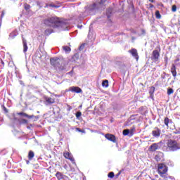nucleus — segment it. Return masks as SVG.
<instances>
[{
	"label": "nucleus",
	"mask_w": 180,
	"mask_h": 180,
	"mask_svg": "<svg viewBox=\"0 0 180 180\" xmlns=\"http://www.w3.org/2000/svg\"><path fill=\"white\" fill-rule=\"evenodd\" d=\"M129 53H130L131 56L136 58V61H139V53H137L136 49H132L131 50L129 51Z\"/></svg>",
	"instance_id": "9d476101"
},
{
	"label": "nucleus",
	"mask_w": 180,
	"mask_h": 180,
	"mask_svg": "<svg viewBox=\"0 0 180 180\" xmlns=\"http://www.w3.org/2000/svg\"><path fill=\"white\" fill-rule=\"evenodd\" d=\"M173 77H176V70H172L171 71Z\"/></svg>",
	"instance_id": "72a5a7b5"
},
{
	"label": "nucleus",
	"mask_w": 180,
	"mask_h": 180,
	"mask_svg": "<svg viewBox=\"0 0 180 180\" xmlns=\"http://www.w3.org/2000/svg\"><path fill=\"white\" fill-rule=\"evenodd\" d=\"M1 18H4V16H5V11H1Z\"/></svg>",
	"instance_id": "e433bc0d"
},
{
	"label": "nucleus",
	"mask_w": 180,
	"mask_h": 180,
	"mask_svg": "<svg viewBox=\"0 0 180 180\" xmlns=\"http://www.w3.org/2000/svg\"><path fill=\"white\" fill-rule=\"evenodd\" d=\"M69 91L70 92H75V94H81V92H82V89H81V88L77 87V86H71L69 89Z\"/></svg>",
	"instance_id": "0eeeda50"
},
{
	"label": "nucleus",
	"mask_w": 180,
	"mask_h": 180,
	"mask_svg": "<svg viewBox=\"0 0 180 180\" xmlns=\"http://www.w3.org/2000/svg\"><path fill=\"white\" fill-rule=\"evenodd\" d=\"M45 101H46V102H47L48 103H54V102L56 101L54 100V98H50V97H46V98H45Z\"/></svg>",
	"instance_id": "a211bd4d"
},
{
	"label": "nucleus",
	"mask_w": 180,
	"mask_h": 180,
	"mask_svg": "<svg viewBox=\"0 0 180 180\" xmlns=\"http://www.w3.org/2000/svg\"><path fill=\"white\" fill-rule=\"evenodd\" d=\"M150 8H154V5L150 4Z\"/></svg>",
	"instance_id": "58836bf2"
},
{
	"label": "nucleus",
	"mask_w": 180,
	"mask_h": 180,
	"mask_svg": "<svg viewBox=\"0 0 180 180\" xmlns=\"http://www.w3.org/2000/svg\"><path fill=\"white\" fill-rule=\"evenodd\" d=\"M76 130H77V131H79V133H85V131H83L79 128H77Z\"/></svg>",
	"instance_id": "f704fd0d"
},
{
	"label": "nucleus",
	"mask_w": 180,
	"mask_h": 180,
	"mask_svg": "<svg viewBox=\"0 0 180 180\" xmlns=\"http://www.w3.org/2000/svg\"><path fill=\"white\" fill-rule=\"evenodd\" d=\"M46 26L58 29V30H68V22L67 20H61L57 17L49 18L44 21Z\"/></svg>",
	"instance_id": "f257e3e1"
},
{
	"label": "nucleus",
	"mask_w": 180,
	"mask_h": 180,
	"mask_svg": "<svg viewBox=\"0 0 180 180\" xmlns=\"http://www.w3.org/2000/svg\"><path fill=\"white\" fill-rule=\"evenodd\" d=\"M171 71H176V67L175 66L174 64H172Z\"/></svg>",
	"instance_id": "2f4dec72"
},
{
	"label": "nucleus",
	"mask_w": 180,
	"mask_h": 180,
	"mask_svg": "<svg viewBox=\"0 0 180 180\" xmlns=\"http://www.w3.org/2000/svg\"><path fill=\"white\" fill-rule=\"evenodd\" d=\"M63 50L65 51V53H68L70 51H71V48L68 46H63Z\"/></svg>",
	"instance_id": "6ab92c4d"
},
{
	"label": "nucleus",
	"mask_w": 180,
	"mask_h": 180,
	"mask_svg": "<svg viewBox=\"0 0 180 180\" xmlns=\"http://www.w3.org/2000/svg\"><path fill=\"white\" fill-rule=\"evenodd\" d=\"M24 8L25 11H29L30 9V5L25 4Z\"/></svg>",
	"instance_id": "bb28decb"
},
{
	"label": "nucleus",
	"mask_w": 180,
	"mask_h": 180,
	"mask_svg": "<svg viewBox=\"0 0 180 180\" xmlns=\"http://www.w3.org/2000/svg\"><path fill=\"white\" fill-rule=\"evenodd\" d=\"M161 134V130L158 128H155L152 131L153 137H160Z\"/></svg>",
	"instance_id": "1a4fd4ad"
},
{
	"label": "nucleus",
	"mask_w": 180,
	"mask_h": 180,
	"mask_svg": "<svg viewBox=\"0 0 180 180\" xmlns=\"http://www.w3.org/2000/svg\"><path fill=\"white\" fill-rule=\"evenodd\" d=\"M49 6H51V8H56V9L60 8V6L56 5V4H49Z\"/></svg>",
	"instance_id": "c85d7f7f"
},
{
	"label": "nucleus",
	"mask_w": 180,
	"mask_h": 180,
	"mask_svg": "<svg viewBox=\"0 0 180 180\" xmlns=\"http://www.w3.org/2000/svg\"><path fill=\"white\" fill-rule=\"evenodd\" d=\"M178 61H179V58H177L174 60V63H178Z\"/></svg>",
	"instance_id": "4c0bfd02"
},
{
	"label": "nucleus",
	"mask_w": 180,
	"mask_h": 180,
	"mask_svg": "<svg viewBox=\"0 0 180 180\" xmlns=\"http://www.w3.org/2000/svg\"><path fill=\"white\" fill-rule=\"evenodd\" d=\"M102 86L105 88H108V86H109V82L108 80L103 81Z\"/></svg>",
	"instance_id": "4be33fe9"
},
{
	"label": "nucleus",
	"mask_w": 180,
	"mask_h": 180,
	"mask_svg": "<svg viewBox=\"0 0 180 180\" xmlns=\"http://www.w3.org/2000/svg\"><path fill=\"white\" fill-rule=\"evenodd\" d=\"M150 151H157L160 148V143H155L150 146Z\"/></svg>",
	"instance_id": "f8f14e48"
},
{
	"label": "nucleus",
	"mask_w": 180,
	"mask_h": 180,
	"mask_svg": "<svg viewBox=\"0 0 180 180\" xmlns=\"http://www.w3.org/2000/svg\"><path fill=\"white\" fill-rule=\"evenodd\" d=\"M172 94H174V89H167V95H172Z\"/></svg>",
	"instance_id": "a878e982"
},
{
	"label": "nucleus",
	"mask_w": 180,
	"mask_h": 180,
	"mask_svg": "<svg viewBox=\"0 0 180 180\" xmlns=\"http://www.w3.org/2000/svg\"><path fill=\"white\" fill-rule=\"evenodd\" d=\"M18 115H20V116H25V117H27L28 119H32L34 117V115H29L25 112H20L18 113Z\"/></svg>",
	"instance_id": "2eb2a0df"
},
{
	"label": "nucleus",
	"mask_w": 180,
	"mask_h": 180,
	"mask_svg": "<svg viewBox=\"0 0 180 180\" xmlns=\"http://www.w3.org/2000/svg\"><path fill=\"white\" fill-rule=\"evenodd\" d=\"M112 13V8H108L106 11V15L108 16V18H110V14Z\"/></svg>",
	"instance_id": "b1692460"
},
{
	"label": "nucleus",
	"mask_w": 180,
	"mask_h": 180,
	"mask_svg": "<svg viewBox=\"0 0 180 180\" xmlns=\"http://www.w3.org/2000/svg\"><path fill=\"white\" fill-rule=\"evenodd\" d=\"M162 149L163 151H176L180 149V146L176 141L169 139L167 142V146H164Z\"/></svg>",
	"instance_id": "7ed1b4c3"
},
{
	"label": "nucleus",
	"mask_w": 180,
	"mask_h": 180,
	"mask_svg": "<svg viewBox=\"0 0 180 180\" xmlns=\"http://www.w3.org/2000/svg\"><path fill=\"white\" fill-rule=\"evenodd\" d=\"M33 157H34V153H33V151H30L29 154H28L29 160H32V158H33Z\"/></svg>",
	"instance_id": "5701e85b"
},
{
	"label": "nucleus",
	"mask_w": 180,
	"mask_h": 180,
	"mask_svg": "<svg viewBox=\"0 0 180 180\" xmlns=\"http://www.w3.org/2000/svg\"><path fill=\"white\" fill-rule=\"evenodd\" d=\"M155 17L157 19H161V14L160 13V11H157L155 12Z\"/></svg>",
	"instance_id": "393cba45"
},
{
	"label": "nucleus",
	"mask_w": 180,
	"mask_h": 180,
	"mask_svg": "<svg viewBox=\"0 0 180 180\" xmlns=\"http://www.w3.org/2000/svg\"><path fill=\"white\" fill-rule=\"evenodd\" d=\"M155 91V87H154V86L150 87L149 94H150V96H151V98H153V95H154Z\"/></svg>",
	"instance_id": "412c9836"
},
{
	"label": "nucleus",
	"mask_w": 180,
	"mask_h": 180,
	"mask_svg": "<svg viewBox=\"0 0 180 180\" xmlns=\"http://www.w3.org/2000/svg\"><path fill=\"white\" fill-rule=\"evenodd\" d=\"M63 156L65 157V158H66L67 160H70V161H71V162L72 164H74L75 165H77V164H75V160L74 159V157L72 156V154H71L69 152H65L63 153Z\"/></svg>",
	"instance_id": "423d86ee"
},
{
	"label": "nucleus",
	"mask_w": 180,
	"mask_h": 180,
	"mask_svg": "<svg viewBox=\"0 0 180 180\" xmlns=\"http://www.w3.org/2000/svg\"><path fill=\"white\" fill-rule=\"evenodd\" d=\"M122 134L123 136H133V134L132 133H130V130L129 129H124L123 131H122Z\"/></svg>",
	"instance_id": "dca6fc26"
},
{
	"label": "nucleus",
	"mask_w": 180,
	"mask_h": 180,
	"mask_svg": "<svg viewBox=\"0 0 180 180\" xmlns=\"http://www.w3.org/2000/svg\"><path fill=\"white\" fill-rule=\"evenodd\" d=\"M56 176L58 178V179H63L64 178V176L60 172H57Z\"/></svg>",
	"instance_id": "aec40b11"
},
{
	"label": "nucleus",
	"mask_w": 180,
	"mask_h": 180,
	"mask_svg": "<svg viewBox=\"0 0 180 180\" xmlns=\"http://www.w3.org/2000/svg\"><path fill=\"white\" fill-rule=\"evenodd\" d=\"M22 46H23V53L26 54L29 47H27V41L25 38H22Z\"/></svg>",
	"instance_id": "ddd939ff"
},
{
	"label": "nucleus",
	"mask_w": 180,
	"mask_h": 180,
	"mask_svg": "<svg viewBox=\"0 0 180 180\" xmlns=\"http://www.w3.org/2000/svg\"><path fill=\"white\" fill-rule=\"evenodd\" d=\"M176 134H180V128L175 131Z\"/></svg>",
	"instance_id": "c9c22d12"
},
{
	"label": "nucleus",
	"mask_w": 180,
	"mask_h": 180,
	"mask_svg": "<svg viewBox=\"0 0 180 180\" xmlns=\"http://www.w3.org/2000/svg\"><path fill=\"white\" fill-rule=\"evenodd\" d=\"M51 33H54V30H53V29H51V28H47L45 30V34L46 36H49V34H51Z\"/></svg>",
	"instance_id": "f3484780"
},
{
	"label": "nucleus",
	"mask_w": 180,
	"mask_h": 180,
	"mask_svg": "<svg viewBox=\"0 0 180 180\" xmlns=\"http://www.w3.org/2000/svg\"><path fill=\"white\" fill-rule=\"evenodd\" d=\"M163 158L164 153L159 152L158 155H155V160H156V161H161V160H162Z\"/></svg>",
	"instance_id": "4468645a"
},
{
	"label": "nucleus",
	"mask_w": 180,
	"mask_h": 180,
	"mask_svg": "<svg viewBox=\"0 0 180 180\" xmlns=\"http://www.w3.org/2000/svg\"><path fill=\"white\" fill-rule=\"evenodd\" d=\"M63 60L58 58H51V64L53 65L55 68H60L61 70V63Z\"/></svg>",
	"instance_id": "39448f33"
},
{
	"label": "nucleus",
	"mask_w": 180,
	"mask_h": 180,
	"mask_svg": "<svg viewBox=\"0 0 180 180\" xmlns=\"http://www.w3.org/2000/svg\"><path fill=\"white\" fill-rule=\"evenodd\" d=\"M105 139H107V140H109L110 141H112V143H116V137L115 136V135H112L110 134H106L105 135Z\"/></svg>",
	"instance_id": "6e6552de"
},
{
	"label": "nucleus",
	"mask_w": 180,
	"mask_h": 180,
	"mask_svg": "<svg viewBox=\"0 0 180 180\" xmlns=\"http://www.w3.org/2000/svg\"><path fill=\"white\" fill-rule=\"evenodd\" d=\"M108 178H113L115 176V173H113V172H110L108 174Z\"/></svg>",
	"instance_id": "cd10ccee"
},
{
	"label": "nucleus",
	"mask_w": 180,
	"mask_h": 180,
	"mask_svg": "<svg viewBox=\"0 0 180 180\" xmlns=\"http://www.w3.org/2000/svg\"><path fill=\"white\" fill-rule=\"evenodd\" d=\"M172 12H176V6L173 5L172 7Z\"/></svg>",
	"instance_id": "473e14b6"
},
{
	"label": "nucleus",
	"mask_w": 180,
	"mask_h": 180,
	"mask_svg": "<svg viewBox=\"0 0 180 180\" xmlns=\"http://www.w3.org/2000/svg\"><path fill=\"white\" fill-rule=\"evenodd\" d=\"M106 0H101L99 2L94 3L90 5L86 9V12L89 13V15H95V12L98 11V9H101L102 6L105 4Z\"/></svg>",
	"instance_id": "f03ea898"
},
{
	"label": "nucleus",
	"mask_w": 180,
	"mask_h": 180,
	"mask_svg": "<svg viewBox=\"0 0 180 180\" xmlns=\"http://www.w3.org/2000/svg\"><path fill=\"white\" fill-rule=\"evenodd\" d=\"M150 2L154 3V0H149Z\"/></svg>",
	"instance_id": "ea45409f"
},
{
	"label": "nucleus",
	"mask_w": 180,
	"mask_h": 180,
	"mask_svg": "<svg viewBox=\"0 0 180 180\" xmlns=\"http://www.w3.org/2000/svg\"><path fill=\"white\" fill-rule=\"evenodd\" d=\"M159 57H160V53L158 52V51L157 50L153 51L152 60H154V61H158Z\"/></svg>",
	"instance_id": "9b49d317"
},
{
	"label": "nucleus",
	"mask_w": 180,
	"mask_h": 180,
	"mask_svg": "<svg viewBox=\"0 0 180 180\" xmlns=\"http://www.w3.org/2000/svg\"><path fill=\"white\" fill-rule=\"evenodd\" d=\"M158 172L161 176V178H164V179H174L172 176H168L167 172H168V167L164 164H159L158 166Z\"/></svg>",
	"instance_id": "20e7f679"
},
{
	"label": "nucleus",
	"mask_w": 180,
	"mask_h": 180,
	"mask_svg": "<svg viewBox=\"0 0 180 180\" xmlns=\"http://www.w3.org/2000/svg\"><path fill=\"white\" fill-rule=\"evenodd\" d=\"M169 123V119H168V117H166L165 119V126H168Z\"/></svg>",
	"instance_id": "c756f323"
},
{
	"label": "nucleus",
	"mask_w": 180,
	"mask_h": 180,
	"mask_svg": "<svg viewBox=\"0 0 180 180\" xmlns=\"http://www.w3.org/2000/svg\"><path fill=\"white\" fill-rule=\"evenodd\" d=\"M82 113L80 112V111H78L77 113H76V117L77 119H78L79 117H81Z\"/></svg>",
	"instance_id": "7c9ffc66"
}]
</instances>
